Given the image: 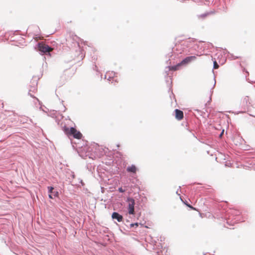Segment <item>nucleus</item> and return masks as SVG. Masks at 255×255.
Segmentation results:
<instances>
[{
  "label": "nucleus",
  "mask_w": 255,
  "mask_h": 255,
  "mask_svg": "<svg viewBox=\"0 0 255 255\" xmlns=\"http://www.w3.org/2000/svg\"><path fill=\"white\" fill-rule=\"evenodd\" d=\"M63 130L68 136H73L76 139H81L82 137V134L81 132L74 128H69L67 127L63 128Z\"/></svg>",
  "instance_id": "1"
},
{
  "label": "nucleus",
  "mask_w": 255,
  "mask_h": 255,
  "mask_svg": "<svg viewBox=\"0 0 255 255\" xmlns=\"http://www.w3.org/2000/svg\"><path fill=\"white\" fill-rule=\"evenodd\" d=\"M128 203V210L129 215H134L135 200L132 198L127 199Z\"/></svg>",
  "instance_id": "2"
},
{
  "label": "nucleus",
  "mask_w": 255,
  "mask_h": 255,
  "mask_svg": "<svg viewBox=\"0 0 255 255\" xmlns=\"http://www.w3.org/2000/svg\"><path fill=\"white\" fill-rule=\"evenodd\" d=\"M38 49L40 51L43 52L44 53L52 51V50L51 48L43 43L38 44Z\"/></svg>",
  "instance_id": "3"
},
{
  "label": "nucleus",
  "mask_w": 255,
  "mask_h": 255,
  "mask_svg": "<svg viewBox=\"0 0 255 255\" xmlns=\"http://www.w3.org/2000/svg\"><path fill=\"white\" fill-rule=\"evenodd\" d=\"M196 59V57L194 56H189L183 59L180 62V65H186L190 63L192 61H194Z\"/></svg>",
  "instance_id": "4"
},
{
  "label": "nucleus",
  "mask_w": 255,
  "mask_h": 255,
  "mask_svg": "<svg viewBox=\"0 0 255 255\" xmlns=\"http://www.w3.org/2000/svg\"><path fill=\"white\" fill-rule=\"evenodd\" d=\"M175 117L176 120L181 121L183 118V113L182 111L179 109H175L174 111Z\"/></svg>",
  "instance_id": "5"
},
{
  "label": "nucleus",
  "mask_w": 255,
  "mask_h": 255,
  "mask_svg": "<svg viewBox=\"0 0 255 255\" xmlns=\"http://www.w3.org/2000/svg\"><path fill=\"white\" fill-rule=\"evenodd\" d=\"M112 218L117 220L119 222H121L123 220V216L120 215L118 213L114 212L112 215Z\"/></svg>",
  "instance_id": "6"
},
{
  "label": "nucleus",
  "mask_w": 255,
  "mask_h": 255,
  "mask_svg": "<svg viewBox=\"0 0 255 255\" xmlns=\"http://www.w3.org/2000/svg\"><path fill=\"white\" fill-rule=\"evenodd\" d=\"M127 171L130 173H136V167L135 165H132L131 166H128L127 168Z\"/></svg>",
  "instance_id": "7"
},
{
  "label": "nucleus",
  "mask_w": 255,
  "mask_h": 255,
  "mask_svg": "<svg viewBox=\"0 0 255 255\" xmlns=\"http://www.w3.org/2000/svg\"><path fill=\"white\" fill-rule=\"evenodd\" d=\"M182 65H180V63H179L178 64L176 65H174V66H169V69L170 70H172V71H176V70H178L179 69V68Z\"/></svg>",
  "instance_id": "8"
},
{
  "label": "nucleus",
  "mask_w": 255,
  "mask_h": 255,
  "mask_svg": "<svg viewBox=\"0 0 255 255\" xmlns=\"http://www.w3.org/2000/svg\"><path fill=\"white\" fill-rule=\"evenodd\" d=\"M184 203L187 205L189 208L192 209V210H196V208H194L193 207L191 206L190 204H188L187 203L184 202Z\"/></svg>",
  "instance_id": "9"
},
{
  "label": "nucleus",
  "mask_w": 255,
  "mask_h": 255,
  "mask_svg": "<svg viewBox=\"0 0 255 255\" xmlns=\"http://www.w3.org/2000/svg\"><path fill=\"white\" fill-rule=\"evenodd\" d=\"M219 68V65L218 64L217 62L216 61L214 62V69H218Z\"/></svg>",
  "instance_id": "10"
},
{
  "label": "nucleus",
  "mask_w": 255,
  "mask_h": 255,
  "mask_svg": "<svg viewBox=\"0 0 255 255\" xmlns=\"http://www.w3.org/2000/svg\"><path fill=\"white\" fill-rule=\"evenodd\" d=\"M48 190L49 194H52L53 193V187L51 186H49Z\"/></svg>",
  "instance_id": "11"
},
{
  "label": "nucleus",
  "mask_w": 255,
  "mask_h": 255,
  "mask_svg": "<svg viewBox=\"0 0 255 255\" xmlns=\"http://www.w3.org/2000/svg\"><path fill=\"white\" fill-rule=\"evenodd\" d=\"M53 194H52L54 197H57L58 195V192H53V193H52Z\"/></svg>",
  "instance_id": "12"
},
{
  "label": "nucleus",
  "mask_w": 255,
  "mask_h": 255,
  "mask_svg": "<svg viewBox=\"0 0 255 255\" xmlns=\"http://www.w3.org/2000/svg\"><path fill=\"white\" fill-rule=\"evenodd\" d=\"M119 191L121 193H124L125 192V190H124L122 187L119 188Z\"/></svg>",
  "instance_id": "13"
},
{
  "label": "nucleus",
  "mask_w": 255,
  "mask_h": 255,
  "mask_svg": "<svg viewBox=\"0 0 255 255\" xmlns=\"http://www.w3.org/2000/svg\"><path fill=\"white\" fill-rule=\"evenodd\" d=\"M207 14H208L207 13H204V14L200 15L199 16L201 17L204 18V17H206Z\"/></svg>",
  "instance_id": "14"
},
{
  "label": "nucleus",
  "mask_w": 255,
  "mask_h": 255,
  "mask_svg": "<svg viewBox=\"0 0 255 255\" xmlns=\"http://www.w3.org/2000/svg\"><path fill=\"white\" fill-rule=\"evenodd\" d=\"M130 226H131V227H134V226L137 227L138 226V224L137 223H134V224H130Z\"/></svg>",
  "instance_id": "15"
},
{
  "label": "nucleus",
  "mask_w": 255,
  "mask_h": 255,
  "mask_svg": "<svg viewBox=\"0 0 255 255\" xmlns=\"http://www.w3.org/2000/svg\"><path fill=\"white\" fill-rule=\"evenodd\" d=\"M53 195H52V194H49V197L50 198V199H53Z\"/></svg>",
  "instance_id": "16"
},
{
  "label": "nucleus",
  "mask_w": 255,
  "mask_h": 255,
  "mask_svg": "<svg viewBox=\"0 0 255 255\" xmlns=\"http://www.w3.org/2000/svg\"><path fill=\"white\" fill-rule=\"evenodd\" d=\"M13 32H20V31L19 30H16L14 31Z\"/></svg>",
  "instance_id": "17"
},
{
  "label": "nucleus",
  "mask_w": 255,
  "mask_h": 255,
  "mask_svg": "<svg viewBox=\"0 0 255 255\" xmlns=\"http://www.w3.org/2000/svg\"><path fill=\"white\" fill-rule=\"evenodd\" d=\"M223 133H224V131H222V133H221V134L220 136H221V135H222V134Z\"/></svg>",
  "instance_id": "18"
}]
</instances>
